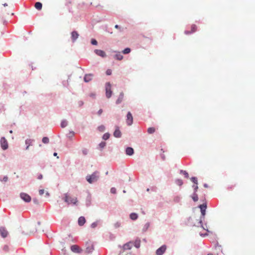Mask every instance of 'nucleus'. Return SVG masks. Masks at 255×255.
I'll return each instance as SVG.
<instances>
[{
  "label": "nucleus",
  "instance_id": "obj_57",
  "mask_svg": "<svg viewBox=\"0 0 255 255\" xmlns=\"http://www.w3.org/2000/svg\"><path fill=\"white\" fill-rule=\"evenodd\" d=\"M43 178V175L42 174L40 173L38 175L37 179L39 180H41Z\"/></svg>",
  "mask_w": 255,
  "mask_h": 255
},
{
  "label": "nucleus",
  "instance_id": "obj_20",
  "mask_svg": "<svg viewBox=\"0 0 255 255\" xmlns=\"http://www.w3.org/2000/svg\"><path fill=\"white\" fill-rule=\"evenodd\" d=\"M132 242L131 241L128 242V243L125 244L123 246V250H130L132 247Z\"/></svg>",
  "mask_w": 255,
  "mask_h": 255
},
{
  "label": "nucleus",
  "instance_id": "obj_11",
  "mask_svg": "<svg viewBox=\"0 0 255 255\" xmlns=\"http://www.w3.org/2000/svg\"><path fill=\"white\" fill-rule=\"evenodd\" d=\"M113 135L116 138H120L122 136V132L118 126H115V129L113 133Z\"/></svg>",
  "mask_w": 255,
  "mask_h": 255
},
{
  "label": "nucleus",
  "instance_id": "obj_24",
  "mask_svg": "<svg viewBox=\"0 0 255 255\" xmlns=\"http://www.w3.org/2000/svg\"><path fill=\"white\" fill-rule=\"evenodd\" d=\"M91 204V195L89 193L86 199V206L88 207Z\"/></svg>",
  "mask_w": 255,
  "mask_h": 255
},
{
  "label": "nucleus",
  "instance_id": "obj_32",
  "mask_svg": "<svg viewBox=\"0 0 255 255\" xmlns=\"http://www.w3.org/2000/svg\"><path fill=\"white\" fill-rule=\"evenodd\" d=\"M175 183L176 185L181 186L183 184V181L181 179H176L175 180Z\"/></svg>",
  "mask_w": 255,
  "mask_h": 255
},
{
  "label": "nucleus",
  "instance_id": "obj_41",
  "mask_svg": "<svg viewBox=\"0 0 255 255\" xmlns=\"http://www.w3.org/2000/svg\"><path fill=\"white\" fill-rule=\"evenodd\" d=\"M42 141L43 143L47 144L49 142V139L47 136H44L42 139Z\"/></svg>",
  "mask_w": 255,
  "mask_h": 255
},
{
  "label": "nucleus",
  "instance_id": "obj_62",
  "mask_svg": "<svg viewBox=\"0 0 255 255\" xmlns=\"http://www.w3.org/2000/svg\"><path fill=\"white\" fill-rule=\"evenodd\" d=\"M50 196V193L48 192H46L45 193V197H48Z\"/></svg>",
  "mask_w": 255,
  "mask_h": 255
},
{
  "label": "nucleus",
  "instance_id": "obj_13",
  "mask_svg": "<svg viewBox=\"0 0 255 255\" xmlns=\"http://www.w3.org/2000/svg\"><path fill=\"white\" fill-rule=\"evenodd\" d=\"M0 235L3 238H5L8 235V232L5 227H0Z\"/></svg>",
  "mask_w": 255,
  "mask_h": 255
},
{
  "label": "nucleus",
  "instance_id": "obj_60",
  "mask_svg": "<svg viewBox=\"0 0 255 255\" xmlns=\"http://www.w3.org/2000/svg\"><path fill=\"white\" fill-rule=\"evenodd\" d=\"M160 156L162 160L164 161L165 160V156L164 154L162 153L160 154Z\"/></svg>",
  "mask_w": 255,
  "mask_h": 255
},
{
  "label": "nucleus",
  "instance_id": "obj_5",
  "mask_svg": "<svg viewBox=\"0 0 255 255\" xmlns=\"http://www.w3.org/2000/svg\"><path fill=\"white\" fill-rule=\"evenodd\" d=\"M0 146L1 148L5 150L8 147V142L4 137H1L0 140Z\"/></svg>",
  "mask_w": 255,
  "mask_h": 255
},
{
  "label": "nucleus",
  "instance_id": "obj_12",
  "mask_svg": "<svg viewBox=\"0 0 255 255\" xmlns=\"http://www.w3.org/2000/svg\"><path fill=\"white\" fill-rule=\"evenodd\" d=\"M94 52L96 55L101 57L102 58H105L107 57L106 53L104 50L101 49H95L94 50Z\"/></svg>",
  "mask_w": 255,
  "mask_h": 255
},
{
  "label": "nucleus",
  "instance_id": "obj_56",
  "mask_svg": "<svg viewBox=\"0 0 255 255\" xmlns=\"http://www.w3.org/2000/svg\"><path fill=\"white\" fill-rule=\"evenodd\" d=\"M79 107H82L84 105V102L82 101H79L78 103Z\"/></svg>",
  "mask_w": 255,
  "mask_h": 255
},
{
  "label": "nucleus",
  "instance_id": "obj_46",
  "mask_svg": "<svg viewBox=\"0 0 255 255\" xmlns=\"http://www.w3.org/2000/svg\"><path fill=\"white\" fill-rule=\"evenodd\" d=\"M62 83L63 87H68V86L69 85L68 80L67 81L64 80L62 81Z\"/></svg>",
  "mask_w": 255,
  "mask_h": 255
},
{
  "label": "nucleus",
  "instance_id": "obj_45",
  "mask_svg": "<svg viewBox=\"0 0 255 255\" xmlns=\"http://www.w3.org/2000/svg\"><path fill=\"white\" fill-rule=\"evenodd\" d=\"M192 187L193 189V192L197 193L198 189V184H193Z\"/></svg>",
  "mask_w": 255,
  "mask_h": 255
},
{
  "label": "nucleus",
  "instance_id": "obj_54",
  "mask_svg": "<svg viewBox=\"0 0 255 255\" xmlns=\"http://www.w3.org/2000/svg\"><path fill=\"white\" fill-rule=\"evenodd\" d=\"M200 235L202 237H205L208 235V234L207 233H200Z\"/></svg>",
  "mask_w": 255,
  "mask_h": 255
},
{
  "label": "nucleus",
  "instance_id": "obj_50",
  "mask_svg": "<svg viewBox=\"0 0 255 255\" xmlns=\"http://www.w3.org/2000/svg\"><path fill=\"white\" fill-rule=\"evenodd\" d=\"M82 153L84 155H86L88 153V150L87 148H83L82 149Z\"/></svg>",
  "mask_w": 255,
  "mask_h": 255
},
{
  "label": "nucleus",
  "instance_id": "obj_49",
  "mask_svg": "<svg viewBox=\"0 0 255 255\" xmlns=\"http://www.w3.org/2000/svg\"><path fill=\"white\" fill-rule=\"evenodd\" d=\"M112 70L108 69L106 70V74L107 75L110 76L112 74Z\"/></svg>",
  "mask_w": 255,
  "mask_h": 255
},
{
  "label": "nucleus",
  "instance_id": "obj_3",
  "mask_svg": "<svg viewBox=\"0 0 255 255\" xmlns=\"http://www.w3.org/2000/svg\"><path fill=\"white\" fill-rule=\"evenodd\" d=\"M111 84L108 82L105 85L106 96L108 99L110 98L113 94V91L111 90Z\"/></svg>",
  "mask_w": 255,
  "mask_h": 255
},
{
  "label": "nucleus",
  "instance_id": "obj_22",
  "mask_svg": "<svg viewBox=\"0 0 255 255\" xmlns=\"http://www.w3.org/2000/svg\"><path fill=\"white\" fill-rule=\"evenodd\" d=\"M86 223L85 218L83 216H81L78 218V223L80 226H83Z\"/></svg>",
  "mask_w": 255,
  "mask_h": 255
},
{
  "label": "nucleus",
  "instance_id": "obj_1",
  "mask_svg": "<svg viewBox=\"0 0 255 255\" xmlns=\"http://www.w3.org/2000/svg\"><path fill=\"white\" fill-rule=\"evenodd\" d=\"M100 173L98 171H95L92 174H88L86 176V181L90 184H93L96 182L99 179Z\"/></svg>",
  "mask_w": 255,
  "mask_h": 255
},
{
  "label": "nucleus",
  "instance_id": "obj_34",
  "mask_svg": "<svg viewBox=\"0 0 255 255\" xmlns=\"http://www.w3.org/2000/svg\"><path fill=\"white\" fill-rule=\"evenodd\" d=\"M75 134V132L71 130L69 131V133L67 134V137L70 139L72 140L73 137Z\"/></svg>",
  "mask_w": 255,
  "mask_h": 255
},
{
  "label": "nucleus",
  "instance_id": "obj_47",
  "mask_svg": "<svg viewBox=\"0 0 255 255\" xmlns=\"http://www.w3.org/2000/svg\"><path fill=\"white\" fill-rule=\"evenodd\" d=\"M97 226H98V221H96L91 224V227L92 228H95Z\"/></svg>",
  "mask_w": 255,
  "mask_h": 255
},
{
  "label": "nucleus",
  "instance_id": "obj_51",
  "mask_svg": "<svg viewBox=\"0 0 255 255\" xmlns=\"http://www.w3.org/2000/svg\"><path fill=\"white\" fill-rule=\"evenodd\" d=\"M120 226L121 223L119 222H117L114 224V227L115 228H118L119 227H120Z\"/></svg>",
  "mask_w": 255,
  "mask_h": 255
},
{
  "label": "nucleus",
  "instance_id": "obj_4",
  "mask_svg": "<svg viewBox=\"0 0 255 255\" xmlns=\"http://www.w3.org/2000/svg\"><path fill=\"white\" fill-rule=\"evenodd\" d=\"M19 197L25 203H29L31 201V196L27 193L21 192L19 194Z\"/></svg>",
  "mask_w": 255,
  "mask_h": 255
},
{
  "label": "nucleus",
  "instance_id": "obj_58",
  "mask_svg": "<svg viewBox=\"0 0 255 255\" xmlns=\"http://www.w3.org/2000/svg\"><path fill=\"white\" fill-rule=\"evenodd\" d=\"M44 189H40L39 190V194L40 195H42L44 194Z\"/></svg>",
  "mask_w": 255,
  "mask_h": 255
},
{
  "label": "nucleus",
  "instance_id": "obj_55",
  "mask_svg": "<svg viewBox=\"0 0 255 255\" xmlns=\"http://www.w3.org/2000/svg\"><path fill=\"white\" fill-rule=\"evenodd\" d=\"M33 202L35 204H38L39 203L38 200L36 198H33Z\"/></svg>",
  "mask_w": 255,
  "mask_h": 255
},
{
  "label": "nucleus",
  "instance_id": "obj_17",
  "mask_svg": "<svg viewBox=\"0 0 255 255\" xmlns=\"http://www.w3.org/2000/svg\"><path fill=\"white\" fill-rule=\"evenodd\" d=\"M205 218V215H201L199 223L200 224V226L203 229V230L206 231L208 233H210V231L208 229H204V227L203 225V221L204 220Z\"/></svg>",
  "mask_w": 255,
  "mask_h": 255
},
{
  "label": "nucleus",
  "instance_id": "obj_16",
  "mask_svg": "<svg viewBox=\"0 0 255 255\" xmlns=\"http://www.w3.org/2000/svg\"><path fill=\"white\" fill-rule=\"evenodd\" d=\"M71 39L73 42H75L78 38L79 35L78 32L76 30H74L71 32Z\"/></svg>",
  "mask_w": 255,
  "mask_h": 255
},
{
  "label": "nucleus",
  "instance_id": "obj_35",
  "mask_svg": "<svg viewBox=\"0 0 255 255\" xmlns=\"http://www.w3.org/2000/svg\"><path fill=\"white\" fill-rule=\"evenodd\" d=\"M181 199V197L180 196H174L173 198V201L175 203H179L180 202V200Z\"/></svg>",
  "mask_w": 255,
  "mask_h": 255
},
{
  "label": "nucleus",
  "instance_id": "obj_7",
  "mask_svg": "<svg viewBox=\"0 0 255 255\" xmlns=\"http://www.w3.org/2000/svg\"><path fill=\"white\" fill-rule=\"evenodd\" d=\"M86 250L85 252L87 254H91L92 253L93 251L94 250V247L93 244L91 243L90 242H87L86 243Z\"/></svg>",
  "mask_w": 255,
  "mask_h": 255
},
{
  "label": "nucleus",
  "instance_id": "obj_23",
  "mask_svg": "<svg viewBox=\"0 0 255 255\" xmlns=\"http://www.w3.org/2000/svg\"><path fill=\"white\" fill-rule=\"evenodd\" d=\"M106 142L105 141H101L98 145V147L97 148L100 151H102L103 149L106 146Z\"/></svg>",
  "mask_w": 255,
  "mask_h": 255
},
{
  "label": "nucleus",
  "instance_id": "obj_28",
  "mask_svg": "<svg viewBox=\"0 0 255 255\" xmlns=\"http://www.w3.org/2000/svg\"><path fill=\"white\" fill-rule=\"evenodd\" d=\"M134 246L138 249L140 246V240L139 238H137L134 242Z\"/></svg>",
  "mask_w": 255,
  "mask_h": 255
},
{
  "label": "nucleus",
  "instance_id": "obj_27",
  "mask_svg": "<svg viewBox=\"0 0 255 255\" xmlns=\"http://www.w3.org/2000/svg\"><path fill=\"white\" fill-rule=\"evenodd\" d=\"M190 197L194 202H197L199 199L198 195L197 193L193 192V194L190 195Z\"/></svg>",
  "mask_w": 255,
  "mask_h": 255
},
{
  "label": "nucleus",
  "instance_id": "obj_29",
  "mask_svg": "<svg viewBox=\"0 0 255 255\" xmlns=\"http://www.w3.org/2000/svg\"><path fill=\"white\" fill-rule=\"evenodd\" d=\"M35 7L36 9H37L38 10H40L42 9V4L40 2H36L35 3Z\"/></svg>",
  "mask_w": 255,
  "mask_h": 255
},
{
  "label": "nucleus",
  "instance_id": "obj_63",
  "mask_svg": "<svg viewBox=\"0 0 255 255\" xmlns=\"http://www.w3.org/2000/svg\"><path fill=\"white\" fill-rule=\"evenodd\" d=\"M203 186L205 187V188H208L209 187L208 185L207 184V183H204L203 184Z\"/></svg>",
  "mask_w": 255,
  "mask_h": 255
},
{
  "label": "nucleus",
  "instance_id": "obj_44",
  "mask_svg": "<svg viewBox=\"0 0 255 255\" xmlns=\"http://www.w3.org/2000/svg\"><path fill=\"white\" fill-rule=\"evenodd\" d=\"M91 44L93 45H98V41L95 38H92L91 39Z\"/></svg>",
  "mask_w": 255,
  "mask_h": 255
},
{
  "label": "nucleus",
  "instance_id": "obj_59",
  "mask_svg": "<svg viewBox=\"0 0 255 255\" xmlns=\"http://www.w3.org/2000/svg\"><path fill=\"white\" fill-rule=\"evenodd\" d=\"M103 111L102 109H100L98 112H97V114L99 115V116H100L102 113H103Z\"/></svg>",
  "mask_w": 255,
  "mask_h": 255
},
{
  "label": "nucleus",
  "instance_id": "obj_52",
  "mask_svg": "<svg viewBox=\"0 0 255 255\" xmlns=\"http://www.w3.org/2000/svg\"><path fill=\"white\" fill-rule=\"evenodd\" d=\"M9 250L8 246L7 245H4L3 247V250L5 252H8Z\"/></svg>",
  "mask_w": 255,
  "mask_h": 255
},
{
  "label": "nucleus",
  "instance_id": "obj_53",
  "mask_svg": "<svg viewBox=\"0 0 255 255\" xmlns=\"http://www.w3.org/2000/svg\"><path fill=\"white\" fill-rule=\"evenodd\" d=\"M110 238L111 240H113L115 239V236L114 235H113V234L110 233Z\"/></svg>",
  "mask_w": 255,
  "mask_h": 255
},
{
  "label": "nucleus",
  "instance_id": "obj_21",
  "mask_svg": "<svg viewBox=\"0 0 255 255\" xmlns=\"http://www.w3.org/2000/svg\"><path fill=\"white\" fill-rule=\"evenodd\" d=\"M124 94L123 92L120 93L118 99L116 100V104L119 105L122 103L124 99Z\"/></svg>",
  "mask_w": 255,
  "mask_h": 255
},
{
  "label": "nucleus",
  "instance_id": "obj_9",
  "mask_svg": "<svg viewBox=\"0 0 255 255\" xmlns=\"http://www.w3.org/2000/svg\"><path fill=\"white\" fill-rule=\"evenodd\" d=\"M71 250L75 253L80 254L82 252V249L77 245H72L70 247Z\"/></svg>",
  "mask_w": 255,
  "mask_h": 255
},
{
  "label": "nucleus",
  "instance_id": "obj_26",
  "mask_svg": "<svg viewBox=\"0 0 255 255\" xmlns=\"http://www.w3.org/2000/svg\"><path fill=\"white\" fill-rule=\"evenodd\" d=\"M117 52V51H114ZM123 56L121 54L120 52H117V53L115 55L114 58L118 60H122L123 59Z\"/></svg>",
  "mask_w": 255,
  "mask_h": 255
},
{
  "label": "nucleus",
  "instance_id": "obj_36",
  "mask_svg": "<svg viewBox=\"0 0 255 255\" xmlns=\"http://www.w3.org/2000/svg\"><path fill=\"white\" fill-rule=\"evenodd\" d=\"M150 226V223L149 222L146 223L142 228V232H145Z\"/></svg>",
  "mask_w": 255,
  "mask_h": 255
},
{
  "label": "nucleus",
  "instance_id": "obj_15",
  "mask_svg": "<svg viewBox=\"0 0 255 255\" xmlns=\"http://www.w3.org/2000/svg\"><path fill=\"white\" fill-rule=\"evenodd\" d=\"M184 224L186 226L194 227L195 226V224L193 222V219L191 217H188L185 221Z\"/></svg>",
  "mask_w": 255,
  "mask_h": 255
},
{
  "label": "nucleus",
  "instance_id": "obj_6",
  "mask_svg": "<svg viewBox=\"0 0 255 255\" xmlns=\"http://www.w3.org/2000/svg\"><path fill=\"white\" fill-rule=\"evenodd\" d=\"M198 208L200 209L201 215H206V209L207 208V203L205 201L202 204L199 205Z\"/></svg>",
  "mask_w": 255,
  "mask_h": 255
},
{
  "label": "nucleus",
  "instance_id": "obj_19",
  "mask_svg": "<svg viewBox=\"0 0 255 255\" xmlns=\"http://www.w3.org/2000/svg\"><path fill=\"white\" fill-rule=\"evenodd\" d=\"M126 154L127 155L131 156L134 154V149L131 147H127L125 150Z\"/></svg>",
  "mask_w": 255,
  "mask_h": 255
},
{
  "label": "nucleus",
  "instance_id": "obj_10",
  "mask_svg": "<svg viewBox=\"0 0 255 255\" xmlns=\"http://www.w3.org/2000/svg\"><path fill=\"white\" fill-rule=\"evenodd\" d=\"M133 123V117L131 113L128 112L127 114V124L128 126H131Z\"/></svg>",
  "mask_w": 255,
  "mask_h": 255
},
{
  "label": "nucleus",
  "instance_id": "obj_30",
  "mask_svg": "<svg viewBox=\"0 0 255 255\" xmlns=\"http://www.w3.org/2000/svg\"><path fill=\"white\" fill-rule=\"evenodd\" d=\"M68 125V122L66 120H63L60 124V126L62 128H64Z\"/></svg>",
  "mask_w": 255,
  "mask_h": 255
},
{
  "label": "nucleus",
  "instance_id": "obj_48",
  "mask_svg": "<svg viewBox=\"0 0 255 255\" xmlns=\"http://www.w3.org/2000/svg\"><path fill=\"white\" fill-rule=\"evenodd\" d=\"M110 192L112 194H116L117 193V189L115 187H112L110 189Z\"/></svg>",
  "mask_w": 255,
  "mask_h": 255
},
{
  "label": "nucleus",
  "instance_id": "obj_8",
  "mask_svg": "<svg viewBox=\"0 0 255 255\" xmlns=\"http://www.w3.org/2000/svg\"><path fill=\"white\" fill-rule=\"evenodd\" d=\"M166 250V246L165 245H163L159 248H158L156 251V255H163L164 253L165 252Z\"/></svg>",
  "mask_w": 255,
  "mask_h": 255
},
{
  "label": "nucleus",
  "instance_id": "obj_39",
  "mask_svg": "<svg viewBox=\"0 0 255 255\" xmlns=\"http://www.w3.org/2000/svg\"><path fill=\"white\" fill-rule=\"evenodd\" d=\"M190 180L194 183V184H198V179L196 177L193 176L190 178Z\"/></svg>",
  "mask_w": 255,
  "mask_h": 255
},
{
  "label": "nucleus",
  "instance_id": "obj_31",
  "mask_svg": "<svg viewBox=\"0 0 255 255\" xmlns=\"http://www.w3.org/2000/svg\"><path fill=\"white\" fill-rule=\"evenodd\" d=\"M110 135L111 134L109 132H106L103 135L102 139L104 140H107L109 139Z\"/></svg>",
  "mask_w": 255,
  "mask_h": 255
},
{
  "label": "nucleus",
  "instance_id": "obj_61",
  "mask_svg": "<svg viewBox=\"0 0 255 255\" xmlns=\"http://www.w3.org/2000/svg\"><path fill=\"white\" fill-rule=\"evenodd\" d=\"M90 97H91L92 98H95V97H96V94H94V93H91L90 94Z\"/></svg>",
  "mask_w": 255,
  "mask_h": 255
},
{
  "label": "nucleus",
  "instance_id": "obj_14",
  "mask_svg": "<svg viewBox=\"0 0 255 255\" xmlns=\"http://www.w3.org/2000/svg\"><path fill=\"white\" fill-rule=\"evenodd\" d=\"M94 77V74L92 73L86 74L84 76V81L85 83H88L91 81Z\"/></svg>",
  "mask_w": 255,
  "mask_h": 255
},
{
  "label": "nucleus",
  "instance_id": "obj_42",
  "mask_svg": "<svg viewBox=\"0 0 255 255\" xmlns=\"http://www.w3.org/2000/svg\"><path fill=\"white\" fill-rule=\"evenodd\" d=\"M8 180V178L7 175L4 176L3 178H1L0 176V181L6 182Z\"/></svg>",
  "mask_w": 255,
  "mask_h": 255
},
{
  "label": "nucleus",
  "instance_id": "obj_64",
  "mask_svg": "<svg viewBox=\"0 0 255 255\" xmlns=\"http://www.w3.org/2000/svg\"><path fill=\"white\" fill-rule=\"evenodd\" d=\"M115 27L116 29H118V28H120V26L118 25V24H116V25H115Z\"/></svg>",
  "mask_w": 255,
  "mask_h": 255
},
{
  "label": "nucleus",
  "instance_id": "obj_33",
  "mask_svg": "<svg viewBox=\"0 0 255 255\" xmlns=\"http://www.w3.org/2000/svg\"><path fill=\"white\" fill-rule=\"evenodd\" d=\"M180 173L181 174L184 175L185 178H189V174L186 171L182 170V169L180 170Z\"/></svg>",
  "mask_w": 255,
  "mask_h": 255
},
{
  "label": "nucleus",
  "instance_id": "obj_18",
  "mask_svg": "<svg viewBox=\"0 0 255 255\" xmlns=\"http://www.w3.org/2000/svg\"><path fill=\"white\" fill-rule=\"evenodd\" d=\"M197 28V27L195 24H192L191 25V31L187 30H185L184 33L186 35L192 34L196 31Z\"/></svg>",
  "mask_w": 255,
  "mask_h": 255
},
{
  "label": "nucleus",
  "instance_id": "obj_37",
  "mask_svg": "<svg viewBox=\"0 0 255 255\" xmlns=\"http://www.w3.org/2000/svg\"><path fill=\"white\" fill-rule=\"evenodd\" d=\"M130 51H131V49L129 47H127V48H125L122 51V53L124 54H128L130 52Z\"/></svg>",
  "mask_w": 255,
  "mask_h": 255
},
{
  "label": "nucleus",
  "instance_id": "obj_25",
  "mask_svg": "<svg viewBox=\"0 0 255 255\" xmlns=\"http://www.w3.org/2000/svg\"><path fill=\"white\" fill-rule=\"evenodd\" d=\"M138 215L136 213H131L129 215V218L131 220L135 221L137 219Z\"/></svg>",
  "mask_w": 255,
  "mask_h": 255
},
{
  "label": "nucleus",
  "instance_id": "obj_2",
  "mask_svg": "<svg viewBox=\"0 0 255 255\" xmlns=\"http://www.w3.org/2000/svg\"><path fill=\"white\" fill-rule=\"evenodd\" d=\"M62 199L68 205L70 204L72 205H77L78 202L77 198H72L70 196L68 193H64L62 197Z\"/></svg>",
  "mask_w": 255,
  "mask_h": 255
},
{
  "label": "nucleus",
  "instance_id": "obj_40",
  "mask_svg": "<svg viewBox=\"0 0 255 255\" xmlns=\"http://www.w3.org/2000/svg\"><path fill=\"white\" fill-rule=\"evenodd\" d=\"M155 129L154 127H150V128H148L147 129V132L149 134H152L155 132Z\"/></svg>",
  "mask_w": 255,
  "mask_h": 255
},
{
  "label": "nucleus",
  "instance_id": "obj_38",
  "mask_svg": "<svg viewBox=\"0 0 255 255\" xmlns=\"http://www.w3.org/2000/svg\"><path fill=\"white\" fill-rule=\"evenodd\" d=\"M97 129L100 132H104L105 130V129H106V128H105V126L101 125V126H99L98 127Z\"/></svg>",
  "mask_w": 255,
  "mask_h": 255
},
{
  "label": "nucleus",
  "instance_id": "obj_43",
  "mask_svg": "<svg viewBox=\"0 0 255 255\" xmlns=\"http://www.w3.org/2000/svg\"><path fill=\"white\" fill-rule=\"evenodd\" d=\"M33 141V139H26L25 141V143L26 145H31L32 144V142Z\"/></svg>",
  "mask_w": 255,
  "mask_h": 255
}]
</instances>
